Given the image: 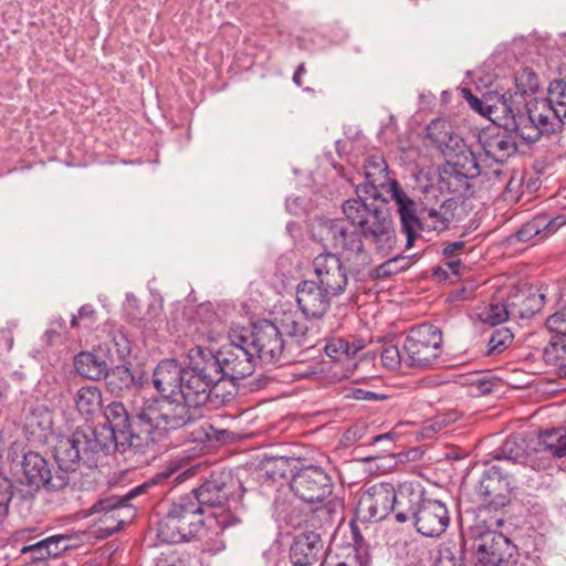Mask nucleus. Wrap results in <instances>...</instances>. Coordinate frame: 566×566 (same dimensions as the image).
<instances>
[{"mask_svg":"<svg viewBox=\"0 0 566 566\" xmlns=\"http://www.w3.org/2000/svg\"><path fill=\"white\" fill-rule=\"evenodd\" d=\"M471 179L473 177L444 164L439 175V187L441 191H447L454 197H463L470 191Z\"/></svg>","mask_w":566,"mask_h":566,"instance_id":"obj_36","label":"nucleus"},{"mask_svg":"<svg viewBox=\"0 0 566 566\" xmlns=\"http://www.w3.org/2000/svg\"><path fill=\"white\" fill-rule=\"evenodd\" d=\"M107 385L113 392L120 394L133 387H140L144 384V373L139 369H130L127 366H117L108 370L105 377Z\"/></svg>","mask_w":566,"mask_h":566,"instance_id":"obj_37","label":"nucleus"},{"mask_svg":"<svg viewBox=\"0 0 566 566\" xmlns=\"http://www.w3.org/2000/svg\"><path fill=\"white\" fill-rule=\"evenodd\" d=\"M410 518L417 532L427 537H439L450 523L449 510L443 502L424 497L423 491L411 485H402L396 521L405 523Z\"/></svg>","mask_w":566,"mask_h":566,"instance_id":"obj_3","label":"nucleus"},{"mask_svg":"<svg viewBox=\"0 0 566 566\" xmlns=\"http://www.w3.org/2000/svg\"><path fill=\"white\" fill-rule=\"evenodd\" d=\"M474 385L476 387V390L481 395L491 394L493 391V388H494V382L492 380H490V379H486V378H479V379H476Z\"/></svg>","mask_w":566,"mask_h":566,"instance_id":"obj_61","label":"nucleus"},{"mask_svg":"<svg viewBox=\"0 0 566 566\" xmlns=\"http://www.w3.org/2000/svg\"><path fill=\"white\" fill-rule=\"evenodd\" d=\"M464 245L463 241H455L444 244L442 249V254L450 259L446 264L454 274H458V268L461 265V261L452 258L458 255V253L464 249Z\"/></svg>","mask_w":566,"mask_h":566,"instance_id":"obj_51","label":"nucleus"},{"mask_svg":"<svg viewBox=\"0 0 566 566\" xmlns=\"http://www.w3.org/2000/svg\"><path fill=\"white\" fill-rule=\"evenodd\" d=\"M525 114L521 113L510 127L506 129L515 132L523 140L527 143H536L543 133L538 129V127L534 123H530L525 120Z\"/></svg>","mask_w":566,"mask_h":566,"instance_id":"obj_45","label":"nucleus"},{"mask_svg":"<svg viewBox=\"0 0 566 566\" xmlns=\"http://www.w3.org/2000/svg\"><path fill=\"white\" fill-rule=\"evenodd\" d=\"M219 353L224 378L233 381L253 374L256 360L247 346L245 337L237 328L229 332V344L223 345Z\"/></svg>","mask_w":566,"mask_h":566,"instance_id":"obj_14","label":"nucleus"},{"mask_svg":"<svg viewBox=\"0 0 566 566\" xmlns=\"http://www.w3.org/2000/svg\"><path fill=\"white\" fill-rule=\"evenodd\" d=\"M436 566H461V563L452 555V553L447 549L444 552H440Z\"/></svg>","mask_w":566,"mask_h":566,"instance_id":"obj_58","label":"nucleus"},{"mask_svg":"<svg viewBox=\"0 0 566 566\" xmlns=\"http://www.w3.org/2000/svg\"><path fill=\"white\" fill-rule=\"evenodd\" d=\"M104 415L107 426L94 429L104 454L127 450L145 454L153 449V438L147 431L146 420L142 418V409L129 417L125 406L115 401L106 407Z\"/></svg>","mask_w":566,"mask_h":566,"instance_id":"obj_2","label":"nucleus"},{"mask_svg":"<svg viewBox=\"0 0 566 566\" xmlns=\"http://www.w3.org/2000/svg\"><path fill=\"white\" fill-rule=\"evenodd\" d=\"M457 206L458 205L454 199H448L443 201L438 208H423L420 229L438 232L448 230L450 223L454 219V211Z\"/></svg>","mask_w":566,"mask_h":566,"instance_id":"obj_32","label":"nucleus"},{"mask_svg":"<svg viewBox=\"0 0 566 566\" xmlns=\"http://www.w3.org/2000/svg\"><path fill=\"white\" fill-rule=\"evenodd\" d=\"M400 488L395 490L390 483H377L368 486L359 497L357 516L365 522L382 521L391 511L398 514Z\"/></svg>","mask_w":566,"mask_h":566,"instance_id":"obj_13","label":"nucleus"},{"mask_svg":"<svg viewBox=\"0 0 566 566\" xmlns=\"http://www.w3.org/2000/svg\"><path fill=\"white\" fill-rule=\"evenodd\" d=\"M243 493V488L239 480L234 479L230 472L213 473L209 480L202 483L198 489L190 493L205 507H222L233 503L237 505Z\"/></svg>","mask_w":566,"mask_h":566,"instance_id":"obj_12","label":"nucleus"},{"mask_svg":"<svg viewBox=\"0 0 566 566\" xmlns=\"http://www.w3.org/2000/svg\"><path fill=\"white\" fill-rule=\"evenodd\" d=\"M142 418L146 420V428L153 438V451L155 446L164 437L175 430L192 426L201 418V412L195 406H190L180 396H167L147 400L142 407Z\"/></svg>","mask_w":566,"mask_h":566,"instance_id":"obj_4","label":"nucleus"},{"mask_svg":"<svg viewBox=\"0 0 566 566\" xmlns=\"http://www.w3.org/2000/svg\"><path fill=\"white\" fill-rule=\"evenodd\" d=\"M515 91L513 96L523 101V106L530 103L526 98L539 87L538 77L531 69H523L515 75Z\"/></svg>","mask_w":566,"mask_h":566,"instance_id":"obj_39","label":"nucleus"},{"mask_svg":"<svg viewBox=\"0 0 566 566\" xmlns=\"http://www.w3.org/2000/svg\"><path fill=\"white\" fill-rule=\"evenodd\" d=\"M65 329V321L61 316L54 317L50 323V327L45 331L43 338L46 344L52 345Z\"/></svg>","mask_w":566,"mask_h":566,"instance_id":"obj_53","label":"nucleus"},{"mask_svg":"<svg viewBox=\"0 0 566 566\" xmlns=\"http://www.w3.org/2000/svg\"><path fill=\"white\" fill-rule=\"evenodd\" d=\"M442 124L441 122H432L428 127V135L440 146L444 145L442 151L449 159L446 165L460 170L473 178L484 174L489 175L488 171L481 166V160L474 155V153L464 144V142L455 135L444 133L443 136H434L431 133L432 128Z\"/></svg>","mask_w":566,"mask_h":566,"instance_id":"obj_15","label":"nucleus"},{"mask_svg":"<svg viewBox=\"0 0 566 566\" xmlns=\"http://www.w3.org/2000/svg\"><path fill=\"white\" fill-rule=\"evenodd\" d=\"M268 465H273V468H274V470H272V471H270L268 469L265 471L266 475H269L271 479L274 480L277 476L284 478L285 473H286V468H287V459L284 457L273 458V459L266 461V467Z\"/></svg>","mask_w":566,"mask_h":566,"instance_id":"obj_55","label":"nucleus"},{"mask_svg":"<svg viewBox=\"0 0 566 566\" xmlns=\"http://www.w3.org/2000/svg\"><path fill=\"white\" fill-rule=\"evenodd\" d=\"M52 413L44 406L32 408L24 419V430L28 438L42 441L52 428Z\"/></svg>","mask_w":566,"mask_h":566,"instance_id":"obj_35","label":"nucleus"},{"mask_svg":"<svg viewBox=\"0 0 566 566\" xmlns=\"http://www.w3.org/2000/svg\"><path fill=\"white\" fill-rule=\"evenodd\" d=\"M494 459L499 460L501 462L500 464L505 468L511 463L523 462L525 459V448L523 443L518 441V438H507L494 455Z\"/></svg>","mask_w":566,"mask_h":566,"instance_id":"obj_41","label":"nucleus"},{"mask_svg":"<svg viewBox=\"0 0 566 566\" xmlns=\"http://www.w3.org/2000/svg\"><path fill=\"white\" fill-rule=\"evenodd\" d=\"M467 101H468L469 105L472 107V109H474L479 114L486 117V113H488L486 104H485L486 93L483 95L482 98H479L469 92L468 96H467Z\"/></svg>","mask_w":566,"mask_h":566,"instance_id":"obj_57","label":"nucleus"},{"mask_svg":"<svg viewBox=\"0 0 566 566\" xmlns=\"http://www.w3.org/2000/svg\"><path fill=\"white\" fill-rule=\"evenodd\" d=\"M350 528H352L354 544H355L357 551L363 549L364 548V537L360 534L358 526L354 522H352Z\"/></svg>","mask_w":566,"mask_h":566,"instance_id":"obj_62","label":"nucleus"},{"mask_svg":"<svg viewBox=\"0 0 566 566\" xmlns=\"http://www.w3.org/2000/svg\"><path fill=\"white\" fill-rule=\"evenodd\" d=\"M544 360L554 367L566 368V338L552 339L544 349Z\"/></svg>","mask_w":566,"mask_h":566,"instance_id":"obj_44","label":"nucleus"},{"mask_svg":"<svg viewBox=\"0 0 566 566\" xmlns=\"http://www.w3.org/2000/svg\"><path fill=\"white\" fill-rule=\"evenodd\" d=\"M17 467H20L19 481L36 489L45 486L50 490H61L70 481L66 474H60L57 471L52 474L48 461L39 452H25Z\"/></svg>","mask_w":566,"mask_h":566,"instance_id":"obj_16","label":"nucleus"},{"mask_svg":"<svg viewBox=\"0 0 566 566\" xmlns=\"http://www.w3.org/2000/svg\"><path fill=\"white\" fill-rule=\"evenodd\" d=\"M203 513L196 496L190 494L180 496L160 521L158 537L169 544L188 541L203 526Z\"/></svg>","mask_w":566,"mask_h":566,"instance_id":"obj_6","label":"nucleus"},{"mask_svg":"<svg viewBox=\"0 0 566 566\" xmlns=\"http://www.w3.org/2000/svg\"><path fill=\"white\" fill-rule=\"evenodd\" d=\"M11 486V482L7 478L0 476V518L8 512L12 499Z\"/></svg>","mask_w":566,"mask_h":566,"instance_id":"obj_54","label":"nucleus"},{"mask_svg":"<svg viewBox=\"0 0 566 566\" xmlns=\"http://www.w3.org/2000/svg\"><path fill=\"white\" fill-rule=\"evenodd\" d=\"M273 323L282 338L285 335L295 339L300 346H311L307 342L310 331L306 322L296 312H283Z\"/></svg>","mask_w":566,"mask_h":566,"instance_id":"obj_33","label":"nucleus"},{"mask_svg":"<svg viewBox=\"0 0 566 566\" xmlns=\"http://www.w3.org/2000/svg\"><path fill=\"white\" fill-rule=\"evenodd\" d=\"M186 368L175 358L163 359L153 373V384L161 397L178 396Z\"/></svg>","mask_w":566,"mask_h":566,"instance_id":"obj_24","label":"nucleus"},{"mask_svg":"<svg viewBox=\"0 0 566 566\" xmlns=\"http://www.w3.org/2000/svg\"><path fill=\"white\" fill-rule=\"evenodd\" d=\"M214 385L210 382L202 375L193 373L190 367L186 368L182 384L180 386L178 396L190 406H195L198 410L206 405L210 398V394Z\"/></svg>","mask_w":566,"mask_h":566,"instance_id":"obj_29","label":"nucleus"},{"mask_svg":"<svg viewBox=\"0 0 566 566\" xmlns=\"http://www.w3.org/2000/svg\"><path fill=\"white\" fill-rule=\"evenodd\" d=\"M381 364L385 368L389 370H398L403 366L407 367V361L405 359V353L401 352L395 345H387L382 348L380 355Z\"/></svg>","mask_w":566,"mask_h":566,"instance_id":"obj_48","label":"nucleus"},{"mask_svg":"<svg viewBox=\"0 0 566 566\" xmlns=\"http://www.w3.org/2000/svg\"><path fill=\"white\" fill-rule=\"evenodd\" d=\"M306 72V69H305V64L304 63H301L297 69L295 70L294 72V75H293V82L297 85V86H302V81H301V76Z\"/></svg>","mask_w":566,"mask_h":566,"instance_id":"obj_64","label":"nucleus"},{"mask_svg":"<svg viewBox=\"0 0 566 566\" xmlns=\"http://www.w3.org/2000/svg\"><path fill=\"white\" fill-rule=\"evenodd\" d=\"M247 339V346L255 360L264 364H281L284 343L279 329L271 321H261L253 324L252 328H237Z\"/></svg>","mask_w":566,"mask_h":566,"instance_id":"obj_10","label":"nucleus"},{"mask_svg":"<svg viewBox=\"0 0 566 566\" xmlns=\"http://www.w3.org/2000/svg\"><path fill=\"white\" fill-rule=\"evenodd\" d=\"M506 300L512 319L528 318L543 307L545 295L533 287L524 286L513 290Z\"/></svg>","mask_w":566,"mask_h":566,"instance_id":"obj_27","label":"nucleus"},{"mask_svg":"<svg viewBox=\"0 0 566 566\" xmlns=\"http://www.w3.org/2000/svg\"><path fill=\"white\" fill-rule=\"evenodd\" d=\"M3 342V348L10 350L13 346V327L7 326L0 331V342Z\"/></svg>","mask_w":566,"mask_h":566,"instance_id":"obj_60","label":"nucleus"},{"mask_svg":"<svg viewBox=\"0 0 566 566\" xmlns=\"http://www.w3.org/2000/svg\"><path fill=\"white\" fill-rule=\"evenodd\" d=\"M189 366L193 373L202 375L214 386L226 379L219 350L213 353L208 348L196 346L188 352Z\"/></svg>","mask_w":566,"mask_h":566,"instance_id":"obj_26","label":"nucleus"},{"mask_svg":"<svg viewBox=\"0 0 566 566\" xmlns=\"http://www.w3.org/2000/svg\"><path fill=\"white\" fill-rule=\"evenodd\" d=\"M546 327L549 332L555 333L556 337L566 338V305L546 319Z\"/></svg>","mask_w":566,"mask_h":566,"instance_id":"obj_50","label":"nucleus"},{"mask_svg":"<svg viewBox=\"0 0 566 566\" xmlns=\"http://www.w3.org/2000/svg\"><path fill=\"white\" fill-rule=\"evenodd\" d=\"M544 99L566 119V78L553 81L548 87V95Z\"/></svg>","mask_w":566,"mask_h":566,"instance_id":"obj_43","label":"nucleus"},{"mask_svg":"<svg viewBox=\"0 0 566 566\" xmlns=\"http://www.w3.org/2000/svg\"><path fill=\"white\" fill-rule=\"evenodd\" d=\"M332 294L312 280H305L297 285L296 302L306 317L321 318L331 307Z\"/></svg>","mask_w":566,"mask_h":566,"instance_id":"obj_21","label":"nucleus"},{"mask_svg":"<svg viewBox=\"0 0 566 566\" xmlns=\"http://www.w3.org/2000/svg\"><path fill=\"white\" fill-rule=\"evenodd\" d=\"M486 117L499 126L510 127L514 119L522 113L523 101L513 96L512 90L500 94L486 93Z\"/></svg>","mask_w":566,"mask_h":566,"instance_id":"obj_22","label":"nucleus"},{"mask_svg":"<svg viewBox=\"0 0 566 566\" xmlns=\"http://www.w3.org/2000/svg\"><path fill=\"white\" fill-rule=\"evenodd\" d=\"M442 333L431 324L412 327L403 342L407 367L429 368L438 364L441 355Z\"/></svg>","mask_w":566,"mask_h":566,"instance_id":"obj_8","label":"nucleus"},{"mask_svg":"<svg viewBox=\"0 0 566 566\" xmlns=\"http://www.w3.org/2000/svg\"><path fill=\"white\" fill-rule=\"evenodd\" d=\"M388 200L391 199L398 207V214L401 230L407 235V248H411L421 228L422 210L417 213L416 202L400 187L398 181H390L388 185Z\"/></svg>","mask_w":566,"mask_h":566,"instance_id":"obj_19","label":"nucleus"},{"mask_svg":"<svg viewBox=\"0 0 566 566\" xmlns=\"http://www.w3.org/2000/svg\"><path fill=\"white\" fill-rule=\"evenodd\" d=\"M350 342L345 338H333L325 346V353L328 357L335 360H340L343 357H350Z\"/></svg>","mask_w":566,"mask_h":566,"instance_id":"obj_49","label":"nucleus"},{"mask_svg":"<svg viewBox=\"0 0 566 566\" xmlns=\"http://www.w3.org/2000/svg\"><path fill=\"white\" fill-rule=\"evenodd\" d=\"M54 459L59 465L60 474L74 472L80 463L87 467H96L97 461L104 454L96 433L91 427H80L71 436H62L56 439L53 447Z\"/></svg>","mask_w":566,"mask_h":566,"instance_id":"obj_5","label":"nucleus"},{"mask_svg":"<svg viewBox=\"0 0 566 566\" xmlns=\"http://www.w3.org/2000/svg\"><path fill=\"white\" fill-rule=\"evenodd\" d=\"M290 559L298 566H315L325 559L324 543L318 533L303 532L290 547Z\"/></svg>","mask_w":566,"mask_h":566,"instance_id":"obj_23","label":"nucleus"},{"mask_svg":"<svg viewBox=\"0 0 566 566\" xmlns=\"http://www.w3.org/2000/svg\"><path fill=\"white\" fill-rule=\"evenodd\" d=\"M21 554L27 557L25 566H46V560L50 558V552H48L43 539L35 544L23 546Z\"/></svg>","mask_w":566,"mask_h":566,"instance_id":"obj_47","label":"nucleus"},{"mask_svg":"<svg viewBox=\"0 0 566 566\" xmlns=\"http://www.w3.org/2000/svg\"><path fill=\"white\" fill-rule=\"evenodd\" d=\"M87 319L91 324L95 322V310L91 304H85L80 307L77 315H73L71 319V327L76 328L80 326V321Z\"/></svg>","mask_w":566,"mask_h":566,"instance_id":"obj_56","label":"nucleus"},{"mask_svg":"<svg viewBox=\"0 0 566 566\" xmlns=\"http://www.w3.org/2000/svg\"><path fill=\"white\" fill-rule=\"evenodd\" d=\"M510 471L502 464L492 465L482 475L476 494L483 505L497 510L510 502Z\"/></svg>","mask_w":566,"mask_h":566,"instance_id":"obj_17","label":"nucleus"},{"mask_svg":"<svg viewBox=\"0 0 566 566\" xmlns=\"http://www.w3.org/2000/svg\"><path fill=\"white\" fill-rule=\"evenodd\" d=\"M481 322L491 326L499 325L512 318L507 300L504 303H490L478 314Z\"/></svg>","mask_w":566,"mask_h":566,"instance_id":"obj_42","label":"nucleus"},{"mask_svg":"<svg viewBox=\"0 0 566 566\" xmlns=\"http://www.w3.org/2000/svg\"><path fill=\"white\" fill-rule=\"evenodd\" d=\"M313 270L318 284L333 296L342 295L348 284V270L340 258L332 252L316 255L313 260Z\"/></svg>","mask_w":566,"mask_h":566,"instance_id":"obj_18","label":"nucleus"},{"mask_svg":"<svg viewBox=\"0 0 566 566\" xmlns=\"http://www.w3.org/2000/svg\"><path fill=\"white\" fill-rule=\"evenodd\" d=\"M84 535V533H65L49 536L43 541L48 548V552H50V557L56 558L62 553L77 547L80 545L81 537Z\"/></svg>","mask_w":566,"mask_h":566,"instance_id":"obj_40","label":"nucleus"},{"mask_svg":"<svg viewBox=\"0 0 566 566\" xmlns=\"http://www.w3.org/2000/svg\"><path fill=\"white\" fill-rule=\"evenodd\" d=\"M472 549L480 566H501L517 555V547L504 534L476 527L472 531Z\"/></svg>","mask_w":566,"mask_h":566,"instance_id":"obj_11","label":"nucleus"},{"mask_svg":"<svg viewBox=\"0 0 566 566\" xmlns=\"http://www.w3.org/2000/svg\"><path fill=\"white\" fill-rule=\"evenodd\" d=\"M155 566H179V560L174 556L163 557L157 559Z\"/></svg>","mask_w":566,"mask_h":566,"instance_id":"obj_63","label":"nucleus"},{"mask_svg":"<svg viewBox=\"0 0 566 566\" xmlns=\"http://www.w3.org/2000/svg\"><path fill=\"white\" fill-rule=\"evenodd\" d=\"M523 108L526 109L524 122L534 123L543 134L555 132L566 120L544 98L534 99Z\"/></svg>","mask_w":566,"mask_h":566,"instance_id":"obj_30","label":"nucleus"},{"mask_svg":"<svg viewBox=\"0 0 566 566\" xmlns=\"http://www.w3.org/2000/svg\"><path fill=\"white\" fill-rule=\"evenodd\" d=\"M291 490L304 502L325 503L329 515L343 511V502L331 497L334 490L332 476L321 467L307 465L300 469L292 478Z\"/></svg>","mask_w":566,"mask_h":566,"instance_id":"obj_7","label":"nucleus"},{"mask_svg":"<svg viewBox=\"0 0 566 566\" xmlns=\"http://www.w3.org/2000/svg\"><path fill=\"white\" fill-rule=\"evenodd\" d=\"M111 359L102 352H82L74 358V367L81 376L99 380L108 375Z\"/></svg>","mask_w":566,"mask_h":566,"instance_id":"obj_31","label":"nucleus"},{"mask_svg":"<svg viewBox=\"0 0 566 566\" xmlns=\"http://www.w3.org/2000/svg\"><path fill=\"white\" fill-rule=\"evenodd\" d=\"M365 169L366 181L357 185L356 195L387 202L388 198L385 195H388V185L396 180L388 176L386 161L381 157H369Z\"/></svg>","mask_w":566,"mask_h":566,"instance_id":"obj_20","label":"nucleus"},{"mask_svg":"<svg viewBox=\"0 0 566 566\" xmlns=\"http://www.w3.org/2000/svg\"><path fill=\"white\" fill-rule=\"evenodd\" d=\"M565 224L566 217L564 214H537L521 227L516 232V238L521 242H528L531 240L542 241L554 234Z\"/></svg>","mask_w":566,"mask_h":566,"instance_id":"obj_28","label":"nucleus"},{"mask_svg":"<svg viewBox=\"0 0 566 566\" xmlns=\"http://www.w3.org/2000/svg\"><path fill=\"white\" fill-rule=\"evenodd\" d=\"M401 261H405V259L395 256V258H391V259L387 260L386 262L381 263L376 269L377 276L378 277L389 276V275H392V274L398 273L399 271L406 269L407 263L399 264Z\"/></svg>","mask_w":566,"mask_h":566,"instance_id":"obj_52","label":"nucleus"},{"mask_svg":"<svg viewBox=\"0 0 566 566\" xmlns=\"http://www.w3.org/2000/svg\"><path fill=\"white\" fill-rule=\"evenodd\" d=\"M479 143L484 151L483 163L491 160L502 165L517 151L515 140L505 132L484 130L479 135Z\"/></svg>","mask_w":566,"mask_h":566,"instance_id":"obj_25","label":"nucleus"},{"mask_svg":"<svg viewBox=\"0 0 566 566\" xmlns=\"http://www.w3.org/2000/svg\"><path fill=\"white\" fill-rule=\"evenodd\" d=\"M513 342V334L509 328L495 329L488 342V356H497L503 353Z\"/></svg>","mask_w":566,"mask_h":566,"instance_id":"obj_46","label":"nucleus"},{"mask_svg":"<svg viewBox=\"0 0 566 566\" xmlns=\"http://www.w3.org/2000/svg\"><path fill=\"white\" fill-rule=\"evenodd\" d=\"M371 197H358L344 201L343 213L355 230L348 231L345 220H319L317 230L322 241L334 249H342L350 272L359 273L371 262L363 239L374 245L377 253L386 256L396 243V231L389 210L377 205Z\"/></svg>","mask_w":566,"mask_h":566,"instance_id":"obj_1","label":"nucleus"},{"mask_svg":"<svg viewBox=\"0 0 566 566\" xmlns=\"http://www.w3.org/2000/svg\"><path fill=\"white\" fill-rule=\"evenodd\" d=\"M353 397L357 400H365V401L385 399L384 395H379L377 392L360 389V388H357L353 391Z\"/></svg>","mask_w":566,"mask_h":566,"instance_id":"obj_59","label":"nucleus"},{"mask_svg":"<svg viewBox=\"0 0 566 566\" xmlns=\"http://www.w3.org/2000/svg\"><path fill=\"white\" fill-rule=\"evenodd\" d=\"M175 472V469H166L154 475L150 480L146 481L142 485L134 488L123 497L109 496L101 499L95 502L88 510L84 511V517L103 513L104 515L99 518V521L104 523L109 521V524H107L102 530L107 535H112L119 531L124 524V518L122 517L120 511L128 507L127 502L144 493L148 488L168 480Z\"/></svg>","mask_w":566,"mask_h":566,"instance_id":"obj_9","label":"nucleus"},{"mask_svg":"<svg viewBox=\"0 0 566 566\" xmlns=\"http://www.w3.org/2000/svg\"><path fill=\"white\" fill-rule=\"evenodd\" d=\"M536 453L544 457L562 458L566 455V430L563 428H552L538 433Z\"/></svg>","mask_w":566,"mask_h":566,"instance_id":"obj_34","label":"nucleus"},{"mask_svg":"<svg viewBox=\"0 0 566 566\" xmlns=\"http://www.w3.org/2000/svg\"><path fill=\"white\" fill-rule=\"evenodd\" d=\"M74 403L82 415H94L102 407V392L95 386L82 387L74 396Z\"/></svg>","mask_w":566,"mask_h":566,"instance_id":"obj_38","label":"nucleus"}]
</instances>
